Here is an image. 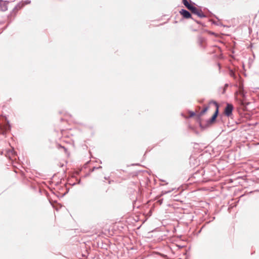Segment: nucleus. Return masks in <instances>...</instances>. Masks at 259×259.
<instances>
[{
    "label": "nucleus",
    "instance_id": "obj_11",
    "mask_svg": "<svg viewBox=\"0 0 259 259\" xmlns=\"http://www.w3.org/2000/svg\"><path fill=\"white\" fill-rule=\"evenodd\" d=\"M230 75H231V76H234V72H233V71H232V70H231V71H230Z\"/></svg>",
    "mask_w": 259,
    "mask_h": 259
},
{
    "label": "nucleus",
    "instance_id": "obj_13",
    "mask_svg": "<svg viewBox=\"0 0 259 259\" xmlns=\"http://www.w3.org/2000/svg\"><path fill=\"white\" fill-rule=\"evenodd\" d=\"M2 0H0V3H2Z\"/></svg>",
    "mask_w": 259,
    "mask_h": 259
},
{
    "label": "nucleus",
    "instance_id": "obj_8",
    "mask_svg": "<svg viewBox=\"0 0 259 259\" xmlns=\"http://www.w3.org/2000/svg\"><path fill=\"white\" fill-rule=\"evenodd\" d=\"M57 148L58 149H60V148L63 149L64 151V152L66 154L69 155V152H68V149L66 148H65L64 146H62L60 144H58Z\"/></svg>",
    "mask_w": 259,
    "mask_h": 259
},
{
    "label": "nucleus",
    "instance_id": "obj_7",
    "mask_svg": "<svg viewBox=\"0 0 259 259\" xmlns=\"http://www.w3.org/2000/svg\"><path fill=\"white\" fill-rule=\"evenodd\" d=\"M183 3L185 6L189 10L192 7V5L189 4L187 0H183Z\"/></svg>",
    "mask_w": 259,
    "mask_h": 259
},
{
    "label": "nucleus",
    "instance_id": "obj_1",
    "mask_svg": "<svg viewBox=\"0 0 259 259\" xmlns=\"http://www.w3.org/2000/svg\"><path fill=\"white\" fill-rule=\"evenodd\" d=\"M211 103H212L215 105L216 109H215V112L214 113L213 115H212L211 118L209 120L208 122L209 124H212L214 122L217 117L218 115V113H219V105L218 104V103L215 102H210V104Z\"/></svg>",
    "mask_w": 259,
    "mask_h": 259
},
{
    "label": "nucleus",
    "instance_id": "obj_12",
    "mask_svg": "<svg viewBox=\"0 0 259 259\" xmlns=\"http://www.w3.org/2000/svg\"><path fill=\"white\" fill-rule=\"evenodd\" d=\"M228 87V84L225 85V88H227Z\"/></svg>",
    "mask_w": 259,
    "mask_h": 259
},
{
    "label": "nucleus",
    "instance_id": "obj_5",
    "mask_svg": "<svg viewBox=\"0 0 259 259\" xmlns=\"http://www.w3.org/2000/svg\"><path fill=\"white\" fill-rule=\"evenodd\" d=\"M1 132L2 134H5L8 131L10 130V125L8 123H6L0 125Z\"/></svg>",
    "mask_w": 259,
    "mask_h": 259
},
{
    "label": "nucleus",
    "instance_id": "obj_4",
    "mask_svg": "<svg viewBox=\"0 0 259 259\" xmlns=\"http://www.w3.org/2000/svg\"><path fill=\"white\" fill-rule=\"evenodd\" d=\"M180 14L183 16V17L184 18H186V19H189L190 18H191V14L187 11H186V10H184V9H182L180 11Z\"/></svg>",
    "mask_w": 259,
    "mask_h": 259
},
{
    "label": "nucleus",
    "instance_id": "obj_3",
    "mask_svg": "<svg viewBox=\"0 0 259 259\" xmlns=\"http://www.w3.org/2000/svg\"><path fill=\"white\" fill-rule=\"evenodd\" d=\"M233 106L232 104H228L224 110V114L227 116H230L232 113Z\"/></svg>",
    "mask_w": 259,
    "mask_h": 259
},
{
    "label": "nucleus",
    "instance_id": "obj_2",
    "mask_svg": "<svg viewBox=\"0 0 259 259\" xmlns=\"http://www.w3.org/2000/svg\"><path fill=\"white\" fill-rule=\"evenodd\" d=\"M190 11L193 13L197 15L199 17H203L204 16L203 12L201 10L197 9V8L192 6Z\"/></svg>",
    "mask_w": 259,
    "mask_h": 259
},
{
    "label": "nucleus",
    "instance_id": "obj_9",
    "mask_svg": "<svg viewBox=\"0 0 259 259\" xmlns=\"http://www.w3.org/2000/svg\"><path fill=\"white\" fill-rule=\"evenodd\" d=\"M236 93L242 97L244 96L243 90L241 86L239 87V91Z\"/></svg>",
    "mask_w": 259,
    "mask_h": 259
},
{
    "label": "nucleus",
    "instance_id": "obj_10",
    "mask_svg": "<svg viewBox=\"0 0 259 259\" xmlns=\"http://www.w3.org/2000/svg\"><path fill=\"white\" fill-rule=\"evenodd\" d=\"M188 114H189V115H188L189 117H192L195 115V112H194L193 111H189L188 112Z\"/></svg>",
    "mask_w": 259,
    "mask_h": 259
},
{
    "label": "nucleus",
    "instance_id": "obj_6",
    "mask_svg": "<svg viewBox=\"0 0 259 259\" xmlns=\"http://www.w3.org/2000/svg\"><path fill=\"white\" fill-rule=\"evenodd\" d=\"M208 109V107H204L203 109L197 115L198 118L202 116Z\"/></svg>",
    "mask_w": 259,
    "mask_h": 259
}]
</instances>
